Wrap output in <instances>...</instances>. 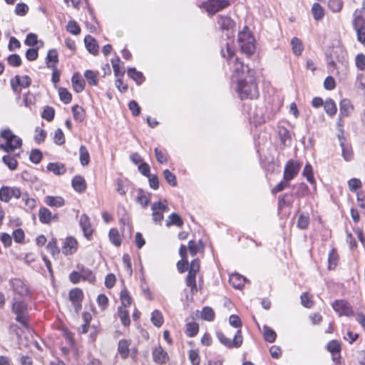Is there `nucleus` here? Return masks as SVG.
Returning a JSON list of instances; mask_svg holds the SVG:
<instances>
[{"label":"nucleus","instance_id":"1","mask_svg":"<svg viewBox=\"0 0 365 365\" xmlns=\"http://www.w3.org/2000/svg\"><path fill=\"white\" fill-rule=\"evenodd\" d=\"M236 91L241 100L257 98L259 95L256 80L254 75H247L245 78L236 81Z\"/></svg>","mask_w":365,"mask_h":365},{"label":"nucleus","instance_id":"2","mask_svg":"<svg viewBox=\"0 0 365 365\" xmlns=\"http://www.w3.org/2000/svg\"><path fill=\"white\" fill-rule=\"evenodd\" d=\"M22 145V140L16 135L10 129L1 130V150L11 153L16 149L20 148Z\"/></svg>","mask_w":365,"mask_h":365},{"label":"nucleus","instance_id":"3","mask_svg":"<svg viewBox=\"0 0 365 365\" xmlns=\"http://www.w3.org/2000/svg\"><path fill=\"white\" fill-rule=\"evenodd\" d=\"M216 336L220 342L228 349L239 348L243 342L241 329L236 331L232 339L227 338L222 331H217Z\"/></svg>","mask_w":365,"mask_h":365},{"label":"nucleus","instance_id":"4","mask_svg":"<svg viewBox=\"0 0 365 365\" xmlns=\"http://www.w3.org/2000/svg\"><path fill=\"white\" fill-rule=\"evenodd\" d=\"M26 304L23 301L15 300L12 304V311L16 315V320L24 327L29 329L28 317L25 314Z\"/></svg>","mask_w":365,"mask_h":365},{"label":"nucleus","instance_id":"5","mask_svg":"<svg viewBox=\"0 0 365 365\" xmlns=\"http://www.w3.org/2000/svg\"><path fill=\"white\" fill-rule=\"evenodd\" d=\"M247 75H254V71H252L247 65H245L242 62L240 61L238 58H236L232 81L233 82L238 81L240 78L243 79Z\"/></svg>","mask_w":365,"mask_h":365},{"label":"nucleus","instance_id":"6","mask_svg":"<svg viewBox=\"0 0 365 365\" xmlns=\"http://www.w3.org/2000/svg\"><path fill=\"white\" fill-rule=\"evenodd\" d=\"M217 23L222 31L227 32L226 36L227 38L233 36L235 22L230 16L226 15H218L217 16Z\"/></svg>","mask_w":365,"mask_h":365},{"label":"nucleus","instance_id":"7","mask_svg":"<svg viewBox=\"0 0 365 365\" xmlns=\"http://www.w3.org/2000/svg\"><path fill=\"white\" fill-rule=\"evenodd\" d=\"M229 5L228 0H207L202 3V7L210 15L227 8Z\"/></svg>","mask_w":365,"mask_h":365},{"label":"nucleus","instance_id":"8","mask_svg":"<svg viewBox=\"0 0 365 365\" xmlns=\"http://www.w3.org/2000/svg\"><path fill=\"white\" fill-rule=\"evenodd\" d=\"M332 307L335 312L339 313V315L350 317L354 314V312L350 304L347 301L344 299L335 300L332 303Z\"/></svg>","mask_w":365,"mask_h":365},{"label":"nucleus","instance_id":"9","mask_svg":"<svg viewBox=\"0 0 365 365\" xmlns=\"http://www.w3.org/2000/svg\"><path fill=\"white\" fill-rule=\"evenodd\" d=\"M10 284L14 292L21 297H25L29 294L28 285L21 279H12Z\"/></svg>","mask_w":365,"mask_h":365},{"label":"nucleus","instance_id":"10","mask_svg":"<svg viewBox=\"0 0 365 365\" xmlns=\"http://www.w3.org/2000/svg\"><path fill=\"white\" fill-rule=\"evenodd\" d=\"M21 191L17 187L1 186V201L8 202L13 197L19 199Z\"/></svg>","mask_w":365,"mask_h":365},{"label":"nucleus","instance_id":"11","mask_svg":"<svg viewBox=\"0 0 365 365\" xmlns=\"http://www.w3.org/2000/svg\"><path fill=\"white\" fill-rule=\"evenodd\" d=\"M299 170V165L293 160H289L284 168L283 178L285 180H292Z\"/></svg>","mask_w":365,"mask_h":365},{"label":"nucleus","instance_id":"12","mask_svg":"<svg viewBox=\"0 0 365 365\" xmlns=\"http://www.w3.org/2000/svg\"><path fill=\"white\" fill-rule=\"evenodd\" d=\"M79 225L83 232L84 237L90 240L93 232V229L90 222L88 216L86 214H83L79 220Z\"/></svg>","mask_w":365,"mask_h":365},{"label":"nucleus","instance_id":"13","mask_svg":"<svg viewBox=\"0 0 365 365\" xmlns=\"http://www.w3.org/2000/svg\"><path fill=\"white\" fill-rule=\"evenodd\" d=\"M39 221L43 224H49L52 221H57L58 219L57 214H53L48 208L41 207L38 211Z\"/></svg>","mask_w":365,"mask_h":365},{"label":"nucleus","instance_id":"14","mask_svg":"<svg viewBox=\"0 0 365 365\" xmlns=\"http://www.w3.org/2000/svg\"><path fill=\"white\" fill-rule=\"evenodd\" d=\"M31 83V79L29 76H16L14 79L11 80V85L14 91H16V86L28 88Z\"/></svg>","mask_w":365,"mask_h":365},{"label":"nucleus","instance_id":"15","mask_svg":"<svg viewBox=\"0 0 365 365\" xmlns=\"http://www.w3.org/2000/svg\"><path fill=\"white\" fill-rule=\"evenodd\" d=\"M77 240L73 237H68L64 242L63 253L66 255L74 253L77 250Z\"/></svg>","mask_w":365,"mask_h":365},{"label":"nucleus","instance_id":"16","mask_svg":"<svg viewBox=\"0 0 365 365\" xmlns=\"http://www.w3.org/2000/svg\"><path fill=\"white\" fill-rule=\"evenodd\" d=\"M68 295L75 307H80L83 297V291L80 288H74L69 292Z\"/></svg>","mask_w":365,"mask_h":365},{"label":"nucleus","instance_id":"17","mask_svg":"<svg viewBox=\"0 0 365 365\" xmlns=\"http://www.w3.org/2000/svg\"><path fill=\"white\" fill-rule=\"evenodd\" d=\"M84 43L88 51L93 55L98 53V45L96 40L91 35H87L84 38Z\"/></svg>","mask_w":365,"mask_h":365},{"label":"nucleus","instance_id":"18","mask_svg":"<svg viewBox=\"0 0 365 365\" xmlns=\"http://www.w3.org/2000/svg\"><path fill=\"white\" fill-rule=\"evenodd\" d=\"M153 357L155 362L163 364H165L168 359V354L159 346L153 350Z\"/></svg>","mask_w":365,"mask_h":365},{"label":"nucleus","instance_id":"19","mask_svg":"<svg viewBox=\"0 0 365 365\" xmlns=\"http://www.w3.org/2000/svg\"><path fill=\"white\" fill-rule=\"evenodd\" d=\"M353 26L356 31L365 29V19L361 16L358 9L354 13Z\"/></svg>","mask_w":365,"mask_h":365},{"label":"nucleus","instance_id":"20","mask_svg":"<svg viewBox=\"0 0 365 365\" xmlns=\"http://www.w3.org/2000/svg\"><path fill=\"white\" fill-rule=\"evenodd\" d=\"M73 188L78 192H82L86 189L85 179L81 175H76L71 181Z\"/></svg>","mask_w":365,"mask_h":365},{"label":"nucleus","instance_id":"21","mask_svg":"<svg viewBox=\"0 0 365 365\" xmlns=\"http://www.w3.org/2000/svg\"><path fill=\"white\" fill-rule=\"evenodd\" d=\"M354 108L349 99H342L339 103L340 116H348L352 112Z\"/></svg>","mask_w":365,"mask_h":365},{"label":"nucleus","instance_id":"22","mask_svg":"<svg viewBox=\"0 0 365 365\" xmlns=\"http://www.w3.org/2000/svg\"><path fill=\"white\" fill-rule=\"evenodd\" d=\"M137 196H136V202L139 203L143 207H146L150 201V194L148 193V195L145 193V192L141 189L139 188L137 190Z\"/></svg>","mask_w":365,"mask_h":365},{"label":"nucleus","instance_id":"23","mask_svg":"<svg viewBox=\"0 0 365 365\" xmlns=\"http://www.w3.org/2000/svg\"><path fill=\"white\" fill-rule=\"evenodd\" d=\"M196 274L197 272L188 270L187 275L185 279V283L187 287L190 288V292L192 294L197 292V287L196 284Z\"/></svg>","mask_w":365,"mask_h":365},{"label":"nucleus","instance_id":"24","mask_svg":"<svg viewBox=\"0 0 365 365\" xmlns=\"http://www.w3.org/2000/svg\"><path fill=\"white\" fill-rule=\"evenodd\" d=\"M46 169L48 171L52 172L56 175H63L66 171V166L63 164L59 163H49L47 165Z\"/></svg>","mask_w":365,"mask_h":365},{"label":"nucleus","instance_id":"25","mask_svg":"<svg viewBox=\"0 0 365 365\" xmlns=\"http://www.w3.org/2000/svg\"><path fill=\"white\" fill-rule=\"evenodd\" d=\"M130 341L126 339H120L118 342V351L123 359H126L130 352Z\"/></svg>","mask_w":365,"mask_h":365},{"label":"nucleus","instance_id":"26","mask_svg":"<svg viewBox=\"0 0 365 365\" xmlns=\"http://www.w3.org/2000/svg\"><path fill=\"white\" fill-rule=\"evenodd\" d=\"M71 83L73 88V90L76 93H81L83 91L85 87V82L83 79H81V76L78 73H75L72 78Z\"/></svg>","mask_w":365,"mask_h":365},{"label":"nucleus","instance_id":"27","mask_svg":"<svg viewBox=\"0 0 365 365\" xmlns=\"http://www.w3.org/2000/svg\"><path fill=\"white\" fill-rule=\"evenodd\" d=\"M58 62V56L56 49L48 51L46 56V63L48 68H55L56 64Z\"/></svg>","mask_w":365,"mask_h":365},{"label":"nucleus","instance_id":"28","mask_svg":"<svg viewBox=\"0 0 365 365\" xmlns=\"http://www.w3.org/2000/svg\"><path fill=\"white\" fill-rule=\"evenodd\" d=\"M171 225H175L178 227H182L183 225V220L181 217L175 213L173 212L168 217V220L166 222V226L170 227Z\"/></svg>","mask_w":365,"mask_h":365},{"label":"nucleus","instance_id":"29","mask_svg":"<svg viewBox=\"0 0 365 365\" xmlns=\"http://www.w3.org/2000/svg\"><path fill=\"white\" fill-rule=\"evenodd\" d=\"M327 349L329 352L331 353L332 359L334 361L336 360L335 354H338V357L340 356L339 352L341 350V346L340 344L336 340L330 341L327 345Z\"/></svg>","mask_w":365,"mask_h":365},{"label":"nucleus","instance_id":"30","mask_svg":"<svg viewBox=\"0 0 365 365\" xmlns=\"http://www.w3.org/2000/svg\"><path fill=\"white\" fill-rule=\"evenodd\" d=\"M245 278L239 274H232L230 276L229 282L235 287L240 289L244 285Z\"/></svg>","mask_w":365,"mask_h":365},{"label":"nucleus","instance_id":"31","mask_svg":"<svg viewBox=\"0 0 365 365\" xmlns=\"http://www.w3.org/2000/svg\"><path fill=\"white\" fill-rule=\"evenodd\" d=\"M72 113L74 119L76 121L82 122L85 119L86 117V111L83 108V107L78 106V105H74L72 106Z\"/></svg>","mask_w":365,"mask_h":365},{"label":"nucleus","instance_id":"32","mask_svg":"<svg viewBox=\"0 0 365 365\" xmlns=\"http://www.w3.org/2000/svg\"><path fill=\"white\" fill-rule=\"evenodd\" d=\"M339 262V255L335 249H331L329 252L328 268L329 269H334Z\"/></svg>","mask_w":365,"mask_h":365},{"label":"nucleus","instance_id":"33","mask_svg":"<svg viewBox=\"0 0 365 365\" xmlns=\"http://www.w3.org/2000/svg\"><path fill=\"white\" fill-rule=\"evenodd\" d=\"M79 272L81 276V279L88 281L93 284H95L96 277L91 269L83 267Z\"/></svg>","mask_w":365,"mask_h":365},{"label":"nucleus","instance_id":"34","mask_svg":"<svg viewBox=\"0 0 365 365\" xmlns=\"http://www.w3.org/2000/svg\"><path fill=\"white\" fill-rule=\"evenodd\" d=\"M79 160L83 166L88 165L90 162V155L85 145H81L79 148Z\"/></svg>","mask_w":365,"mask_h":365},{"label":"nucleus","instance_id":"35","mask_svg":"<svg viewBox=\"0 0 365 365\" xmlns=\"http://www.w3.org/2000/svg\"><path fill=\"white\" fill-rule=\"evenodd\" d=\"M292 187L296 190L294 194L297 197H303L309 193V187L305 183L302 182L294 185Z\"/></svg>","mask_w":365,"mask_h":365},{"label":"nucleus","instance_id":"36","mask_svg":"<svg viewBox=\"0 0 365 365\" xmlns=\"http://www.w3.org/2000/svg\"><path fill=\"white\" fill-rule=\"evenodd\" d=\"M45 202L50 207H60L64 205V200L58 196H47Z\"/></svg>","mask_w":365,"mask_h":365},{"label":"nucleus","instance_id":"37","mask_svg":"<svg viewBox=\"0 0 365 365\" xmlns=\"http://www.w3.org/2000/svg\"><path fill=\"white\" fill-rule=\"evenodd\" d=\"M324 108L325 112L330 116L335 115L337 110L334 101L331 98H328L325 101Z\"/></svg>","mask_w":365,"mask_h":365},{"label":"nucleus","instance_id":"38","mask_svg":"<svg viewBox=\"0 0 365 365\" xmlns=\"http://www.w3.org/2000/svg\"><path fill=\"white\" fill-rule=\"evenodd\" d=\"M312 13L315 20H321L324 16V10L319 3H314L312 7Z\"/></svg>","mask_w":365,"mask_h":365},{"label":"nucleus","instance_id":"39","mask_svg":"<svg viewBox=\"0 0 365 365\" xmlns=\"http://www.w3.org/2000/svg\"><path fill=\"white\" fill-rule=\"evenodd\" d=\"M2 162L11 170H14L17 168L18 162L14 156L6 155L1 158Z\"/></svg>","mask_w":365,"mask_h":365},{"label":"nucleus","instance_id":"40","mask_svg":"<svg viewBox=\"0 0 365 365\" xmlns=\"http://www.w3.org/2000/svg\"><path fill=\"white\" fill-rule=\"evenodd\" d=\"M128 75L138 84L142 83L145 79L143 73L140 71H138L135 68H128Z\"/></svg>","mask_w":365,"mask_h":365},{"label":"nucleus","instance_id":"41","mask_svg":"<svg viewBox=\"0 0 365 365\" xmlns=\"http://www.w3.org/2000/svg\"><path fill=\"white\" fill-rule=\"evenodd\" d=\"M118 316L124 326H128L130 323L128 312L123 307L118 308Z\"/></svg>","mask_w":365,"mask_h":365},{"label":"nucleus","instance_id":"42","mask_svg":"<svg viewBox=\"0 0 365 365\" xmlns=\"http://www.w3.org/2000/svg\"><path fill=\"white\" fill-rule=\"evenodd\" d=\"M120 299L121 302L120 307H123V308L130 306L132 303V298L126 288H124L121 290L120 294Z\"/></svg>","mask_w":365,"mask_h":365},{"label":"nucleus","instance_id":"43","mask_svg":"<svg viewBox=\"0 0 365 365\" xmlns=\"http://www.w3.org/2000/svg\"><path fill=\"white\" fill-rule=\"evenodd\" d=\"M263 336L264 340L269 343L274 342L277 337L275 331L267 326L263 327Z\"/></svg>","mask_w":365,"mask_h":365},{"label":"nucleus","instance_id":"44","mask_svg":"<svg viewBox=\"0 0 365 365\" xmlns=\"http://www.w3.org/2000/svg\"><path fill=\"white\" fill-rule=\"evenodd\" d=\"M291 45L292 46L293 53L296 56H300L303 51V45L302 41L297 37H294L291 41Z\"/></svg>","mask_w":365,"mask_h":365},{"label":"nucleus","instance_id":"45","mask_svg":"<svg viewBox=\"0 0 365 365\" xmlns=\"http://www.w3.org/2000/svg\"><path fill=\"white\" fill-rule=\"evenodd\" d=\"M150 320L154 326L157 327H161L163 323V317L162 313L158 309L154 310L152 312Z\"/></svg>","mask_w":365,"mask_h":365},{"label":"nucleus","instance_id":"46","mask_svg":"<svg viewBox=\"0 0 365 365\" xmlns=\"http://www.w3.org/2000/svg\"><path fill=\"white\" fill-rule=\"evenodd\" d=\"M84 76L89 85L97 86L98 82L97 72L92 70H87L84 73Z\"/></svg>","mask_w":365,"mask_h":365},{"label":"nucleus","instance_id":"47","mask_svg":"<svg viewBox=\"0 0 365 365\" xmlns=\"http://www.w3.org/2000/svg\"><path fill=\"white\" fill-rule=\"evenodd\" d=\"M109 239L110 242L115 246H119L121 244V238L118 230L116 228H112L109 231Z\"/></svg>","mask_w":365,"mask_h":365},{"label":"nucleus","instance_id":"48","mask_svg":"<svg viewBox=\"0 0 365 365\" xmlns=\"http://www.w3.org/2000/svg\"><path fill=\"white\" fill-rule=\"evenodd\" d=\"M247 29H248V28L247 26H245L244 28V30L239 33V34H238L239 43H245L249 41H254L253 36L250 32H248L247 31Z\"/></svg>","mask_w":365,"mask_h":365},{"label":"nucleus","instance_id":"49","mask_svg":"<svg viewBox=\"0 0 365 365\" xmlns=\"http://www.w3.org/2000/svg\"><path fill=\"white\" fill-rule=\"evenodd\" d=\"M199 331V326L196 322H189L186 324V334L189 337L195 336Z\"/></svg>","mask_w":365,"mask_h":365},{"label":"nucleus","instance_id":"50","mask_svg":"<svg viewBox=\"0 0 365 365\" xmlns=\"http://www.w3.org/2000/svg\"><path fill=\"white\" fill-rule=\"evenodd\" d=\"M58 94L61 101H63L65 104H68L71 101L72 95L66 88H60L58 89Z\"/></svg>","mask_w":365,"mask_h":365},{"label":"nucleus","instance_id":"51","mask_svg":"<svg viewBox=\"0 0 365 365\" xmlns=\"http://www.w3.org/2000/svg\"><path fill=\"white\" fill-rule=\"evenodd\" d=\"M302 174L307 178V181L310 184H314L315 183V180H314V175H313L312 167V165L310 164H307L304 166V168L303 170Z\"/></svg>","mask_w":365,"mask_h":365},{"label":"nucleus","instance_id":"52","mask_svg":"<svg viewBox=\"0 0 365 365\" xmlns=\"http://www.w3.org/2000/svg\"><path fill=\"white\" fill-rule=\"evenodd\" d=\"M163 176L166 182L173 187H176L178 185L177 178L175 175L172 173L169 170L166 169L163 171Z\"/></svg>","mask_w":365,"mask_h":365},{"label":"nucleus","instance_id":"53","mask_svg":"<svg viewBox=\"0 0 365 365\" xmlns=\"http://www.w3.org/2000/svg\"><path fill=\"white\" fill-rule=\"evenodd\" d=\"M55 115V110L51 106H46L43 108V110L41 114V117L45 119L46 120L50 122L51 121Z\"/></svg>","mask_w":365,"mask_h":365},{"label":"nucleus","instance_id":"54","mask_svg":"<svg viewBox=\"0 0 365 365\" xmlns=\"http://www.w3.org/2000/svg\"><path fill=\"white\" fill-rule=\"evenodd\" d=\"M66 30L68 32L73 35H78L81 33V28L77 22L74 20L68 21L66 26Z\"/></svg>","mask_w":365,"mask_h":365},{"label":"nucleus","instance_id":"55","mask_svg":"<svg viewBox=\"0 0 365 365\" xmlns=\"http://www.w3.org/2000/svg\"><path fill=\"white\" fill-rule=\"evenodd\" d=\"M241 50L246 54L251 55L255 51L254 41H249L245 43H240Z\"/></svg>","mask_w":365,"mask_h":365},{"label":"nucleus","instance_id":"56","mask_svg":"<svg viewBox=\"0 0 365 365\" xmlns=\"http://www.w3.org/2000/svg\"><path fill=\"white\" fill-rule=\"evenodd\" d=\"M201 317L206 321H212L215 317V312L212 308L205 307L202 310Z\"/></svg>","mask_w":365,"mask_h":365},{"label":"nucleus","instance_id":"57","mask_svg":"<svg viewBox=\"0 0 365 365\" xmlns=\"http://www.w3.org/2000/svg\"><path fill=\"white\" fill-rule=\"evenodd\" d=\"M328 6L333 12H339L343 6L342 0H329Z\"/></svg>","mask_w":365,"mask_h":365},{"label":"nucleus","instance_id":"58","mask_svg":"<svg viewBox=\"0 0 365 365\" xmlns=\"http://www.w3.org/2000/svg\"><path fill=\"white\" fill-rule=\"evenodd\" d=\"M278 134L282 144L285 145L287 140L291 139V134L288 129L284 127H279Z\"/></svg>","mask_w":365,"mask_h":365},{"label":"nucleus","instance_id":"59","mask_svg":"<svg viewBox=\"0 0 365 365\" xmlns=\"http://www.w3.org/2000/svg\"><path fill=\"white\" fill-rule=\"evenodd\" d=\"M309 217L307 215L301 214L297 220V227L301 230H305L308 227Z\"/></svg>","mask_w":365,"mask_h":365},{"label":"nucleus","instance_id":"60","mask_svg":"<svg viewBox=\"0 0 365 365\" xmlns=\"http://www.w3.org/2000/svg\"><path fill=\"white\" fill-rule=\"evenodd\" d=\"M8 63L14 67L20 66L21 64V58L18 54H11L7 58Z\"/></svg>","mask_w":365,"mask_h":365},{"label":"nucleus","instance_id":"61","mask_svg":"<svg viewBox=\"0 0 365 365\" xmlns=\"http://www.w3.org/2000/svg\"><path fill=\"white\" fill-rule=\"evenodd\" d=\"M301 304L307 308H310L313 305V301L311 296L307 292H303L300 296Z\"/></svg>","mask_w":365,"mask_h":365},{"label":"nucleus","instance_id":"62","mask_svg":"<svg viewBox=\"0 0 365 365\" xmlns=\"http://www.w3.org/2000/svg\"><path fill=\"white\" fill-rule=\"evenodd\" d=\"M42 158V153L38 149H33L31 151L29 159L30 160L35 164H38L40 163Z\"/></svg>","mask_w":365,"mask_h":365},{"label":"nucleus","instance_id":"63","mask_svg":"<svg viewBox=\"0 0 365 365\" xmlns=\"http://www.w3.org/2000/svg\"><path fill=\"white\" fill-rule=\"evenodd\" d=\"M355 65L356 68L360 71L365 70V55L363 53H359L355 57Z\"/></svg>","mask_w":365,"mask_h":365},{"label":"nucleus","instance_id":"64","mask_svg":"<svg viewBox=\"0 0 365 365\" xmlns=\"http://www.w3.org/2000/svg\"><path fill=\"white\" fill-rule=\"evenodd\" d=\"M355 86L365 94V75L362 73L357 75Z\"/></svg>","mask_w":365,"mask_h":365}]
</instances>
